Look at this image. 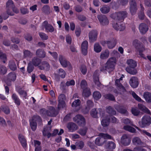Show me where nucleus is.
Returning <instances> with one entry per match:
<instances>
[{
    "label": "nucleus",
    "instance_id": "0eeeda50",
    "mask_svg": "<svg viewBox=\"0 0 151 151\" xmlns=\"http://www.w3.org/2000/svg\"><path fill=\"white\" fill-rule=\"evenodd\" d=\"M97 18L100 24L103 25H108L109 22L106 17L104 15H98Z\"/></svg>",
    "mask_w": 151,
    "mask_h": 151
},
{
    "label": "nucleus",
    "instance_id": "dca6fc26",
    "mask_svg": "<svg viewBox=\"0 0 151 151\" xmlns=\"http://www.w3.org/2000/svg\"><path fill=\"white\" fill-rule=\"evenodd\" d=\"M98 72V71L96 70L94 72L93 75V78L94 82L98 87H99L101 84L99 81Z\"/></svg>",
    "mask_w": 151,
    "mask_h": 151
},
{
    "label": "nucleus",
    "instance_id": "6ab92c4d",
    "mask_svg": "<svg viewBox=\"0 0 151 151\" xmlns=\"http://www.w3.org/2000/svg\"><path fill=\"white\" fill-rule=\"evenodd\" d=\"M133 45L138 51L144 49L143 45L137 39L133 41Z\"/></svg>",
    "mask_w": 151,
    "mask_h": 151
},
{
    "label": "nucleus",
    "instance_id": "f257e3e1",
    "mask_svg": "<svg viewBox=\"0 0 151 151\" xmlns=\"http://www.w3.org/2000/svg\"><path fill=\"white\" fill-rule=\"evenodd\" d=\"M116 59L114 57L109 58L105 65V66L101 68V71L106 70L109 73L113 71L115 69V65L116 63Z\"/></svg>",
    "mask_w": 151,
    "mask_h": 151
},
{
    "label": "nucleus",
    "instance_id": "9b49d317",
    "mask_svg": "<svg viewBox=\"0 0 151 151\" xmlns=\"http://www.w3.org/2000/svg\"><path fill=\"white\" fill-rule=\"evenodd\" d=\"M130 139L128 136L126 134H124L121 138V142L124 146H127L130 143Z\"/></svg>",
    "mask_w": 151,
    "mask_h": 151
},
{
    "label": "nucleus",
    "instance_id": "ddd939ff",
    "mask_svg": "<svg viewBox=\"0 0 151 151\" xmlns=\"http://www.w3.org/2000/svg\"><path fill=\"white\" fill-rule=\"evenodd\" d=\"M129 83L132 88H135L137 87L139 85L138 79L136 77H132L130 80Z\"/></svg>",
    "mask_w": 151,
    "mask_h": 151
},
{
    "label": "nucleus",
    "instance_id": "c756f323",
    "mask_svg": "<svg viewBox=\"0 0 151 151\" xmlns=\"http://www.w3.org/2000/svg\"><path fill=\"white\" fill-rule=\"evenodd\" d=\"M100 10L103 14H107L110 11V8L107 5H104L102 7H100Z\"/></svg>",
    "mask_w": 151,
    "mask_h": 151
},
{
    "label": "nucleus",
    "instance_id": "f704fd0d",
    "mask_svg": "<svg viewBox=\"0 0 151 151\" xmlns=\"http://www.w3.org/2000/svg\"><path fill=\"white\" fill-rule=\"evenodd\" d=\"M42 12L46 14H49L50 12V9L47 5H45L42 9Z\"/></svg>",
    "mask_w": 151,
    "mask_h": 151
},
{
    "label": "nucleus",
    "instance_id": "b1692460",
    "mask_svg": "<svg viewBox=\"0 0 151 151\" xmlns=\"http://www.w3.org/2000/svg\"><path fill=\"white\" fill-rule=\"evenodd\" d=\"M135 67H127L126 70L127 72L132 75H135L137 73V71Z\"/></svg>",
    "mask_w": 151,
    "mask_h": 151
},
{
    "label": "nucleus",
    "instance_id": "f3484780",
    "mask_svg": "<svg viewBox=\"0 0 151 151\" xmlns=\"http://www.w3.org/2000/svg\"><path fill=\"white\" fill-rule=\"evenodd\" d=\"M115 84L118 89L120 91H121L122 92L124 93L126 91L124 87L120 83V80L116 79L115 81Z\"/></svg>",
    "mask_w": 151,
    "mask_h": 151
},
{
    "label": "nucleus",
    "instance_id": "5fc2aeb1",
    "mask_svg": "<svg viewBox=\"0 0 151 151\" xmlns=\"http://www.w3.org/2000/svg\"><path fill=\"white\" fill-rule=\"evenodd\" d=\"M105 98L110 100L115 101V99L114 96L111 94H107L105 95Z\"/></svg>",
    "mask_w": 151,
    "mask_h": 151
},
{
    "label": "nucleus",
    "instance_id": "4be33fe9",
    "mask_svg": "<svg viewBox=\"0 0 151 151\" xmlns=\"http://www.w3.org/2000/svg\"><path fill=\"white\" fill-rule=\"evenodd\" d=\"M42 60L37 56L35 57L32 60L31 62L35 66H37L41 63Z\"/></svg>",
    "mask_w": 151,
    "mask_h": 151
},
{
    "label": "nucleus",
    "instance_id": "49530a36",
    "mask_svg": "<svg viewBox=\"0 0 151 151\" xmlns=\"http://www.w3.org/2000/svg\"><path fill=\"white\" fill-rule=\"evenodd\" d=\"M123 129L126 130L133 133L135 132L136 131L135 128L128 125L124 126L123 127Z\"/></svg>",
    "mask_w": 151,
    "mask_h": 151
},
{
    "label": "nucleus",
    "instance_id": "2eb2a0df",
    "mask_svg": "<svg viewBox=\"0 0 151 151\" xmlns=\"http://www.w3.org/2000/svg\"><path fill=\"white\" fill-rule=\"evenodd\" d=\"M88 42L86 41H83L81 44V51L83 54L86 55L87 53Z\"/></svg>",
    "mask_w": 151,
    "mask_h": 151
},
{
    "label": "nucleus",
    "instance_id": "f8f14e48",
    "mask_svg": "<svg viewBox=\"0 0 151 151\" xmlns=\"http://www.w3.org/2000/svg\"><path fill=\"white\" fill-rule=\"evenodd\" d=\"M102 111L101 109L100 108L97 110L96 109H93L91 111L90 114L92 117L94 118H98V115L101 114V112Z\"/></svg>",
    "mask_w": 151,
    "mask_h": 151
},
{
    "label": "nucleus",
    "instance_id": "2f4dec72",
    "mask_svg": "<svg viewBox=\"0 0 151 151\" xmlns=\"http://www.w3.org/2000/svg\"><path fill=\"white\" fill-rule=\"evenodd\" d=\"M109 52L108 50H106L104 52H102L100 55V58L102 59L107 58L109 55Z\"/></svg>",
    "mask_w": 151,
    "mask_h": 151
},
{
    "label": "nucleus",
    "instance_id": "1a4fd4ad",
    "mask_svg": "<svg viewBox=\"0 0 151 151\" xmlns=\"http://www.w3.org/2000/svg\"><path fill=\"white\" fill-rule=\"evenodd\" d=\"M43 26L47 32H53L54 30V27L50 24H48L47 21H45L43 23Z\"/></svg>",
    "mask_w": 151,
    "mask_h": 151
},
{
    "label": "nucleus",
    "instance_id": "680f3d73",
    "mask_svg": "<svg viewBox=\"0 0 151 151\" xmlns=\"http://www.w3.org/2000/svg\"><path fill=\"white\" fill-rule=\"evenodd\" d=\"M81 103L80 100L79 99L75 100L72 104V106L73 107H76L80 105Z\"/></svg>",
    "mask_w": 151,
    "mask_h": 151
},
{
    "label": "nucleus",
    "instance_id": "e2e57ef3",
    "mask_svg": "<svg viewBox=\"0 0 151 151\" xmlns=\"http://www.w3.org/2000/svg\"><path fill=\"white\" fill-rule=\"evenodd\" d=\"M2 111L6 114H9L10 113V109L9 108L6 106H1Z\"/></svg>",
    "mask_w": 151,
    "mask_h": 151
},
{
    "label": "nucleus",
    "instance_id": "79ce46f5",
    "mask_svg": "<svg viewBox=\"0 0 151 151\" xmlns=\"http://www.w3.org/2000/svg\"><path fill=\"white\" fill-rule=\"evenodd\" d=\"M16 75L14 72L9 73L7 76V78L12 81H14L16 79Z\"/></svg>",
    "mask_w": 151,
    "mask_h": 151
},
{
    "label": "nucleus",
    "instance_id": "a878e982",
    "mask_svg": "<svg viewBox=\"0 0 151 151\" xmlns=\"http://www.w3.org/2000/svg\"><path fill=\"white\" fill-rule=\"evenodd\" d=\"M67 127L70 131H73L78 129V126L75 123L72 122L68 124Z\"/></svg>",
    "mask_w": 151,
    "mask_h": 151
},
{
    "label": "nucleus",
    "instance_id": "20e7f679",
    "mask_svg": "<svg viewBox=\"0 0 151 151\" xmlns=\"http://www.w3.org/2000/svg\"><path fill=\"white\" fill-rule=\"evenodd\" d=\"M138 124L141 128L149 126L151 124V117L147 115H144L142 118L141 121L138 122Z\"/></svg>",
    "mask_w": 151,
    "mask_h": 151
},
{
    "label": "nucleus",
    "instance_id": "338daca9",
    "mask_svg": "<svg viewBox=\"0 0 151 151\" xmlns=\"http://www.w3.org/2000/svg\"><path fill=\"white\" fill-rule=\"evenodd\" d=\"M24 56L25 58L32 56V54L30 51L28 50H24L23 52Z\"/></svg>",
    "mask_w": 151,
    "mask_h": 151
},
{
    "label": "nucleus",
    "instance_id": "6e6552de",
    "mask_svg": "<svg viewBox=\"0 0 151 151\" xmlns=\"http://www.w3.org/2000/svg\"><path fill=\"white\" fill-rule=\"evenodd\" d=\"M59 60L61 65L64 68H66L67 66L70 67L71 66L70 63L67 61L65 58L62 55H60Z\"/></svg>",
    "mask_w": 151,
    "mask_h": 151
},
{
    "label": "nucleus",
    "instance_id": "f03ea898",
    "mask_svg": "<svg viewBox=\"0 0 151 151\" xmlns=\"http://www.w3.org/2000/svg\"><path fill=\"white\" fill-rule=\"evenodd\" d=\"M127 16V12L125 11H123L113 13L111 15L110 17L115 20L122 22Z\"/></svg>",
    "mask_w": 151,
    "mask_h": 151
},
{
    "label": "nucleus",
    "instance_id": "a211bd4d",
    "mask_svg": "<svg viewBox=\"0 0 151 151\" xmlns=\"http://www.w3.org/2000/svg\"><path fill=\"white\" fill-rule=\"evenodd\" d=\"M115 84L118 89L120 91H121L122 92L124 93L126 91L124 87L120 83V80L116 79L115 81Z\"/></svg>",
    "mask_w": 151,
    "mask_h": 151
},
{
    "label": "nucleus",
    "instance_id": "4c0bfd02",
    "mask_svg": "<svg viewBox=\"0 0 151 151\" xmlns=\"http://www.w3.org/2000/svg\"><path fill=\"white\" fill-rule=\"evenodd\" d=\"M116 109L118 111L122 114H126L127 112V110L124 109L122 106H116Z\"/></svg>",
    "mask_w": 151,
    "mask_h": 151
},
{
    "label": "nucleus",
    "instance_id": "a18cd8bd",
    "mask_svg": "<svg viewBox=\"0 0 151 151\" xmlns=\"http://www.w3.org/2000/svg\"><path fill=\"white\" fill-rule=\"evenodd\" d=\"M98 35V32L96 30H92L89 33V38H97Z\"/></svg>",
    "mask_w": 151,
    "mask_h": 151
},
{
    "label": "nucleus",
    "instance_id": "09e8293b",
    "mask_svg": "<svg viewBox=\"0 0 151 151\" xmlns=\"http://www.w3.org/2000/svg\"><path fill=\"white\" fill-rule=\"evenodd\" d=\"M88 130L86 127L80 129L78 132V133L82 136L86 135Z\"/></svg>",
    "mask_w": 151,
    "mask_h": 151
},
{
    "label": "nucleus",
    "instance_id": "ea45409f",
    "mask_svg": "<svg viewBox=\"0 0 151 151\" xmlns=\"http://www.w3.org/2000/svg\"><path fill=\"white\" fill-rule=\"evenodd\" d=\"M66 75V73L65 71L62 69L60 68L59 69L58 74L57 75L55 74L56 77H58V76H59L62 78H64L65 77Z\"/></svg>",
    "mask_w": 151,
    "mask_h": 151
},
{
    "label": "nucleus",
    "instance_id": "393cba45",
    "mask_svg": "<svg viewBox=\"0 0 151 151\" xmlns=\"http://www.w3.org/2000/svg\"><path fill=\"white\" fill-rule=\"evenodd\" d=\"M138 108L143 112L147 114H151L150 111L145 106L141 104H138Z\"/></svg>",
    "mask_w": 151,
    "mask_h": 151
},
{
    "label": "nucleus",
    "instance_id": "412c9836",
    "mask_svg": "<svg viewBox=\"0 0 151 151\" xmlns=\"http://www.w3.org/2000/svg\"><path fill=\"white\" fill-rule=\"evenodd\" d=\"M36 55L38 58H43L45 56L46 53L43 50L39 49L36 50Z\"/></svg>",
    "mask_w": 151,
    "mask_h": 151
},
{
    "label": "nucleus",
    "instance_id": "8fccbe9b",
    "mask_svg": "<svg viewBox=\"0 0 151 151\" xmlns=\"http://www.w3.org/2000/svg\"><path fill=\"white\" fill-rule=\"evenodd\" d=\"M132 114L134 116H138L140 113V111L137 108H132L131 109Z\"/></svg>",
    "mask_w": 151,
    "mask_h": 151
},
{
    "label": "nucleus",
    "instance_id": "13d9d810",
    "mask_svg": "<svg viewBox=\"0 0 151 151\" xmlns=\"http://www.w3.org/2000/svg\"><path fill=\"white\" fill-rule=\"evenodd\" d=\"M77 146V148L79 149H82L83 148L84 144V142L82 141H80L76 143Z\"/></svg>",
    "mask_w": 151,
    "mask_h": 151
},
{
    "label": "nucleus",
    "instance_id": "de8ad7c7",
    "mask_svg": "<svg viewBox=\"0 0 151 151\" xmlns=\"http://www.w3.org/2000/svg\"><path fill=\"white\" fill-rule=\"evenodd\" d=\"M6 12L7 14H6L5 13H3L2 14V17L3 19L4 20H6L8 18L9 16L8 15L11 16H12L14 15L13 13L12 12H10L9 10L8 9H7Z\"/></svg>",
    "mask_w": 151,
    "mask_h": 151
},
{
    "label": "nucleus",
    "instance_id": "3c124183",
    "mask_svg": "<svg viewBox=\"0 0 151 151\" xmlns=\"http://www.w3.org/2000/svg\"><path fill=\"white\" fill-rule=\"evenodd\" d=\"M51 126L47 127L44 128L42 131L43 135L44 136H46L47 133L50 132V131L51 130Z\"/></svg>",
    "mask_w": 151,
    "mask_h": 151
},
{
    "label": "nucleus",
    "instance_id": "9d476101",
    "mask_svg": "<svg viewBox=\"0 0 151 151\" xmlns=\"http://www.w3.org/2000/svg\"><path fill=\"white\" fill-rule=\"evenodd\" d=\"M47 112V115L52 117L55 116L58 114L54 107L51 106L49 107Z\"/></svg>",
    "mask_w": 151,
    "mask_h": 151
},
{
    "label": "nucleus",
    "instance_id": "bf43d9fd",
    "mask_svg": "<svg viewBox=\"0 0 151 151\" xmlns=\"http://www.w3.org/2000/svg\"><path fill=\"white\" fill-rule=\"evenodd\" d=\"M88 84L87 82L85 80H83L81 81L80 86L81 88L83 89L86 88H88Z\"/></svg>",
    "mask_w": 151,
    "mask_h": 151
},
{
    "label": "nucleus",
    "instance_id": "e433bc0d",
    "mask_svg": "<svg viewBox=\"0 0 151 151\" xmlns=\"http://www.w3.org/2000/svg\"><path fill=\"white\" fill-rule=\"evenodd\" d=\"M32 121L34 122H37L39 125L42 124V120L40 117L38 115H34L32 117Z\"/></svg>",
    "mask_w": 151,
    "mask_h": 151
},
{
    "label": "nucleus",
    "instance_id": "37998d69",
    "mask_svg": "<svg viewBox=\"0 0 151 151\" xmlns=\"http://www.w3.org/2000/svg\"><path fill=\"white\" fill-rule=\"evenodd\" d=\"M107 112L111 115H115L116 114V111L111 106H109L106 108Z\"/></svg>",
    "mask_w": 151,
    "mask_h": 151
},
{
    "label": "nucleus",
    "instance_id": "72a5a7b5",
    "mask_svg": "<svg viewBox=\"0 0 151 151\" xmlns=\"http://www.w3.org/2000/svg\"><path fill=\"white\" fill-rule=\"evenodd\" d=\"M82 95L83 96L87 97L91 94L90 89L88 88H86L83 89Z\"/></svg>",
    "mask_w": 151,
    "mask_h": 151
},
{
    "label": "nucleus",
    "instance_id": "4468645a",
    "mask_svg": "<svg viewBox=\"0 0 151 151\" xmlns=\"http://www.w3.org/2000/svg\"><path fill=\"white\" fill-rule=\"evenodd\" d=\"M113 28L115 30L120 31L123 30L125 29L124 25L121 24H118L117 23L114 22L112 24Z\"/></svg>",
    "mask_w": 151,
    "mask_h": 151
},
{
    "label": "nucleus",
    "instance_id": "5701e85b",
    "mask_svg": "<svg viewBox=\"0 0 151 151\" xmlns=\"http://www.w3.org/2000/svg\"><path fill=\"white\" fill-rule=\"evenodd\" d=\"M18 138L22 147H26L27 145L26 140L23 135L22 134H19L18 135Z\"/></svg>",
    "mask_w": 151,
    "mask_h": 151
},
{
    "label": "nucleus",
    "instance_id": "423d86ee",
    "mask_svg": "<svg viewBox=\"0 0 151 151\" xmlns=\"http://www.w3.org/2000/svg\"><path fill=\"white\" fill-rule=\"evenodd\" d=\"M73 120L80 126L83 127L86 124L85 118L81 115L78 114L76 115L73 118Z\"/></svg>",
    "mask_w": 151,
    "mask_h": 151
},
{
    "label": "nucleus",
    "instance_id": "bb28decb",
    "mask_svg": "<svg viewBox=\"0 0 151 151\" xmlns=\"http://www.w3.org/2000/svg\"><path fill=\"white\" fill-rule=\"evenodd\" d=\"M116 39H113L110 41H106V43L108 48L112 49L116 45Z\"/></svg>",
    "mask_w": 151,
    "mask_h": 151
},
{
    "label": "nucleus",
    "instance_id": "7ed1b4c3",
    "mask_svg": "<svg viewBox=\"0 0 151 151\" xmlns=\"http://www.w3.org/2000/svg\"><path fill=\"white\" fill-rule=\"evenodd\" d=\"M99 136V137L96 138L95 140V144L99 146L103 145L106 142L105 139H111V136L107 134L100 133Z\"/></svg>",
    "mask_w": 151,
    "mask_h": 151
},
{
    "label": "nucleus",
    "instance_id": "603ef678",
    "mask_svg": "<svg viewBox=\"0 0 151 151\" xmlns=\"http://www.w3.org/2000/svg\"><path fill=\"white\" fill-rule=\"evenodd\" d=\"M74 9L76 12L78 13L81 12L83 10V7L79 5H77L74 6Z\"/></svg>",
    "mask_w": 151,
    "mask_h": 151
},
{
    "label": "nucleus",
    "instance_id": "cd10ccee",
    "mask_svg": "<svg viewBox=\"0 0 151 151\" xmlns=\"http://www.w3.org/2000/svg\"><path fill=\"white\" fill-rule=\"evenodd\" d=\"M143 97L146 101L148 103H151V93L148 92L144 93Z\"/></svg>",
    "mask_w": 151,
    "mask_h": 151
},
{
    "label": "nucleus",
    "instance_id": "aec40b11",
    "mask_svg": "<svg viewBox=\"0 0 151 151\" xmlns=\"http://www.w3.org/2000/svg\"><path fill=\"white\" fill-rule=\"evenodd\" d=\"M139 29L141 33L144 34L146 33L148 31V26L146 24L142 23L139 26Z\"/></svg>",
    "mask_w": 151,
    "mask_h": 151
},
{
    "label": "nucleus",
    "instance_id": "473e14b6",
    "mask_svg": "<svg viewBox=\"0 0 151 151\" xmlns=\"http://www.w3.org/2000/svg\"><path fill=\"white\" fill-rule=\"evenodd\" d=\"M106 148L109 149H114L116 147V144L112 141H109L105 145Z\"/></svg>",
    "mask_w": 151,
    "mask_h": 151
},
{
    "label": "nucleus",
    "instance_id": "6e6d98bb",
    "mask_svg": "<svg viewBox=\"0 0 151 151\" xmlns=\"http://www.w3.org/2000/svg\"><path fill=\"white\" fill-rule=\"evenodd\" d=\"M7 69L6 67L2 65H0V74L4 75L6 73Z\"/></svg>",
    "mask_w": 151,
    "mask_h": 151
},
{
    "label": "nucleus",
    "instance_id": "39448f33",
    "mask_svg": "<svg viewBox=\"0 0 151 151\" xmlns=\"http://www.w3.org/2000/svg\"><path fill=\"white\" fill-rule=\"evenodd\" d=\"M129 10L132 15L136 14L138 9L137 3L135 0H129Z\"/></svg>",
    "mask_w": 151,
    "mask_h": 151
},
{
    "label": "nucleus",
    "instance_id": "58836bf2",
    "mask_svg": "<svg viewBox=\"0 0 151 151\" xmlns=\"http://www.w3.org/2000/svg\"><path fill=\"white\" fill-rule=\"evenodd\" d=\"M132 142L134 145H142L143 144L140 138L137 137L133 138Z\"/></svg>",
    "mask_w": 151,
    "mask_h": 151
},
{
    "label": "nucleus",
    "instance_id": "c03bdc74",
    "mask_svg": "<svg viewBox=\"0 0 151 151\" xmlns=\"http://www.w3.org/2000/svg\"><path fill=\"white\" fill-rule=\"evenodd\" d=\"M94 49L95 52L99 53L101 51L102 47L98 43H96L94 45Z\"/></svg>",
    "mask_w": 151,
    "mask_h": 151
},
{
    "label": "nucleus",
    "instance_id": "052dcab7",
    "mask_svg": "<svg viewBox=\"0 0 151 151\" xmlns=\"http://www.w3.org/2000/svg\"><path fill=\"white\" fill-rule=\"evenodd\" d=\"M30 125L32 130L33 131H35L37 127L36 122L32 120V121L30 122Z\"/></svg>",
    "mask_w": 151,
    "mask_h": 151
},
{
    "label": "nucleus",
    "instance_id": "864d4df0",
    "mask_svg": "<svg viewBox=\"0 0 151 151\" xmlns=\"http://www.w3.org/2000/svg\"><path fill=\"white\" fill-rule=\"evenodd\" d=\"M101 96V93L98 91H95L93 93V94L94 98L97 100L100 99Z\"/></svg>",
    "mask_w": 151,
    "mask_h": 151
},
{
    "label": "nucleus",
    "instance_id": "69168bd1",
    "mask_svg": "<svg viewBox=\"0 0 151 151\" xmlns=\"http://www.w3.org/2000/svg\"><path fill=\"white\" fill-rule=\"evenodd\" d=\"M0 59L3 60L4 63H5L6 60V57L5 54L3 53L2 52L0 51Z\"/></svg>",
    "mask_w": 151,
    "mask_h": 151
},
{
    "label": "nucleus",
    "instance_id": "a19ab883",
    "mask_svg": "<svg viewBox=\"0 0 151 151\" xmlns=\"http://www.w3.org/2000/svg\"><path fill=\"white\" fill-rule=\"evenodd\" d=\"M12 98L14 100L15 103L18 106H19L20 104V101L17 95L14 93L12 96Z\"/></svg>",
    "mask_w": 151,
    "mask_h": 151
},
{
    "label": "nucleus",
    "instance_id": "7c9ffc66",
    "mask_svg": "<svg viewBox=\"0 0 151 151\" xmlns=\"http://www.w3.org/2000/svg\"><path fill=\"white\" fill-rule=\"evenodd\" d=\"M110 122V118L107 117L103 119L101 121V124L104 127H107L109 124Z\"/></svg>",
    "mask_w": 151,
    "mask_h": 151
},
{
    "label": "nucleus",
    "instance_id": "4d7b16f0",
    "mask_svg": "<svg viewBox=\"0 0 151 151\" xmlns=\"http://www.w3.org/2000/svg\"><path fill=\"white\" fill-rule=\"evenodd\" d=\"M6 5L7 9H8L9 10V8H12L14 6L13 1L12 0H9L6 3Z\"/></svg>",
    "mask_w": 151,
    "mask_h": 151
},
{
    "label": "nucleus",
    "instance_id": "c85d7f7f",
    "mask_svg": "<svg viewBox=\"0 0 151 151\" xmlns=\"http://www.w3.org/2000/svg\"><path fill=\"white\" fill-rule=\"evenodd\" d=\"M8 65L9 68L12 70L14 71L17 69L15 62L13 60L9 62Z\"/></svg>",
    "mask_w": 151,
    "mask_h": 151
},
{
    "label": "nucleus",
    "instance_id": "c9c22d12",
    "mask_svg": "<svg viewBox=\"0 0 151 151\" xmlns=\"http://www.w3.org/2000/svg\"><path fill=\"white\" fill-rule=\"evenodd\" d=\"M127 63L128 65V67H136L137 65L136 62L132 59L128 60Z\"/></svg>",
    "mask_w": 151,
    "mask_h": 151
},
{
    "label": "nucleus",
    "instance_id": "0e129e2a",
    "mask_svg": "<svg viewBox=\"0 0 151 151\" xmlns=\"http://www.w3.org/2000/svg\"><path fill=\"white\" fill-rule=\"evenodd\" d=\"M34 66L31 63H29L27 67V71L28 73L32 72L34 69Z\"/></svg>",
    "mask_w": 151,
    "mask_h": 151
},
{
    "label": "nucleus",
    "instance_id": "774afa93",
    "mask_svg": "<svg viewBox=\"0 0 151 151\" xmlns=\"http://www.w3.org/2000/svg\"><path fill=\"white\" fill-rule=\"evenodd\" d=\"M18 92L19 94L21 95H23V97L26 98V96L27 95V93L26 91L19 89L18 90Z\"/></svg>",
    "mask_w": 151,
    "mask_h": 151
}]
</instances>
